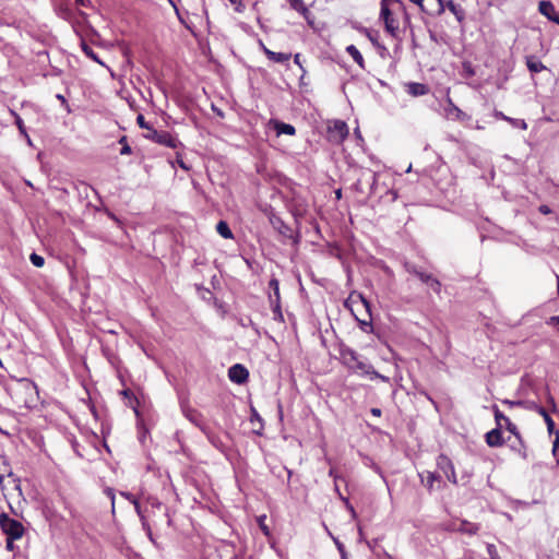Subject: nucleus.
Returning <instances> with one entry per match:
<instances>
[{
    "instance_id": "13",
    "label": "nucleus",
    "mask_w": 559,
    "mask_h": 559,
    "mask_svg": "<svg viewBox=\"0 0 559 559\" xmlns=\"http://www.w3.org/2000/svg\"><path fill=\"white\" fill-rule=\"evenodd\" d=\"M249 371L240 364H236L228 369V378L231 382L242 384L248 380Z\"/></svg>"
},
{
    "instance_id": "1",
    "label": "nucleus",
    "mask_w": 559,
    "mask_h": 559,
    "mask_svg": "<svg viewBox=\"0 0 559 559\" xmlns=\"http://www.w3.org/2000/svg\"><path fill=\"white\" fill-rule=\"evenodd\" d=\"M380 16L384 22L385 31L396 37L400 32L401 20L409 24V16L405 5L400 0H381Z\"/></svg>"
},
{
    "instance_id": "19",
    "label": "nucleus",
    "mask_w": 559,
    "mask_h": 559,
    "mask_svg": "<svg viewBox=\"0 0 559 559\" xmlns=\"http://www.w3.org/2000/svg\"><path fill=\"white\" fill-rule=\"evenodd\" d=\"M121 395L124 399V404L128 407L132 408L136 415H139L138 408H139L140 402H139L138 397L134 395V393L132 392V390L124 389L123 391H121Z\"/></svg>"
},
{
    "instance_id": "8",
    "label": "nucleus",
    "mask_w": 559,
    "mask_h": 559,
    "mask_svg": "<svg viewBox=\"0 0 559 559\" xmlns=\"http://www.w3.org/2000/svg\"><path fill=\"white\" fill-rule=\"evenodd\" d=\"M416 4L420 11L430 16H438L444 12L443 0H409Z\"/></svg>"
},
{
    "instance_id": "52",
    "label": "nucleus",
    "mask_w": 559,
    "mask_h": 559,
    "mask_svg": "<svg viewBox=\"0 0 559 559\" xmlns=\"http://www.w3.org/2000/svg\"><path fill=\"white\" fill-rule=\"evenodd\" d=\"M252 418H258V419H260L259 414H258V413H257V411H254V409H253V412H252Z\"/></svg>"
},
{
    "instance_id": "48",
    "label": "nucleus",
    "mask_w": 559,
    "mask_h": 559,
    "mask_svg": "<svg viewBox=\"0 0 559 559\" xmlns=\"http://www.w3.org/2000/svg\"><path fill=\"white\" fill-rule=\"evenodd\" d=\"M488 552H489V555H490L491 559H498V558H496V554H495V552H496V549H495V546H493V545H489V546H488Z\"/></svg>"
},
{
    "instance_id": "28",
    "label": "nucleus",
    "mask_w": 559,
    "mask_h": 559,
    "mask_svg": "<svg viewBox=\"0 0 559 559\" xmlns=\"http://www.w3.org/2000/svg\"><path fill=\"white\" fill-rule=\"evenodd\" d=\"M216 231L225 239H233L234 234L225 221H219L216 225Z\"/></svg>"
},
{
    "instance_id": "22",
    "label": "nucleus",
    "mask_w": 559,
    "mask_h": 559,
    "mask_svg": "<svg viewBox=\"0 0 559 559\" xmlns=\"http://www.w3.org/2000/svg\"><path fill=\"white\" fill-rule=\"evenodd\" d=\"M346 52L353 58V60L359 66L360 69L365 70V59L355 45L347 46Z\"/></svg>"
},
{
    "instance_id": "2",
    "label": "nucleus",
    "mask_w": 559,
    "mask_h": 559,
    "mask_svg": "<svg viewBox=\"0 0 559 559\" xmlns=\"http://www.w3.org/2000/svg\"><path fill=\"white\" fill-rule=\"evenodd\" d=\"M341 361L349 370L359 372L360 374L370 376L371 379L379 378L386 380L385 377L377 372L373 367L359 358V355L352 348L345 347L340 352Z\"/></svg>"
},
{
    "instance_id": "4",
    "label": "nucleus",
    "mask_w": 559,
    "mask_h": 559,
    "mask_svg": "<svg viewBox=\"0 0 559 559\" xmlns=\"http://www.w3.org/2000/svg\"><path fill=\"white\" fill-rule=\"evenodd\" d=\"M0 528L11 539H21L25 533L23 524L10 518L5 512L0 513Z\"/></svg>"
},
{
    "instance_id": "30",
    "label": "nucleus",
    "mask_w": 559,
    "mask_h": 559,
    "mask_svg": "<svg viewBox=\"0 0 559 559\" xmlns=\"http://www.w3.org/2000/svg\"><path fill=\"white\" fill-rule=\"evenodd\" d=\"M294 62L296 66H298V68L300 69L301 71V75H300V83L302 84V81L305 79V75L307 73L302 62H301V55L300 53H295L294 55Z\"/></svg>"
},
{
    "instance_id": "16",
    "label": "nucleus",
    "mask_w": 559,
    "mask_h": 559,
    "mask_svg": "<svg viewBox=\"0 0 559 559\" xmlns=\"http://www.w3.org/2000/svg\"><path fill=\"white\" fill-rule=\"evenodd\" d=\"M262 50L266 58L274 63H286L292 58V53L275 52L261 43Z\"/></svg>"
},
{
    "instance_id": "14",
    "label": "nucleus",
    "mask_w": 559,
    "mask_h": 559,
    "mask_svg": "<svg viewBox=\"0 0 559 559\" xmlns=\"http://www.w3.org/2000/svg\"><path fill=\"white\" fill-rule=\"evenodd\" d=\"M538 10L548 20L559 25V13L556 11L555 5L550 1H540L538 4Z\"/></svg>"
},
{
    "instance_id": "54",
    "label": "nucleus",
    "mask_w": 559,
    "mask_h": 559,
    "mask_svg": "<svg viewBox=\"0 0 559 559\" xmlns=\"http://www.w3.org/2000/svg\"><path fill=\"white\" fill-rule=\"evenodd\" d=\"M58 99L61 100L62 103H66V98L62 96V95H57Z\"/></svg>"
},
{
    "instance_id": "40",
    "label": "nucleus",
    "mask_w": 559,
    "mask_h": 559,
    "mask_svg": "<svg viewBox=\"0 0 559 559\" xmlns=\"http://www.w3.org/2000/svg\"><path fill=\"white\" fill-rule=\"evenodd\" d=\"M15 124H16L19 131L22 134H24L26 138H28L27 133H26V128L24 126V122H23L22 118L20 116H17V115L15 116Z\"/></svg>"
},
{
    "instance_id": "37",
    "label": "nucleus",
    "mask_w": 559,
    "mask_h": 559,
    "mask_svg": "<svg viewBox=\"0 0 559 559\" xmlns=\"http://www.w3.org/2000/svg\"><path fill=\"white\" fill-rule=\"evenodd\" d=\"M136 122L141 129H145L146 132H150V129H153L152 126H150L142 114L138 115Z\"/></svg>"
},
{
    "instance_id": "39",
    "label": "nucleus",
    "mask_w": 559,
    "mask_h": 559,
    "mask_svg": "<svg viewBox=\"0 0 559 559\" xmlns=\"http://www.w3.org/2000/svg\"><path fill=\"white\" fill-rule=\"evenodd\" d=\"M231 5H234V9L238 13H242L245 11V4L242 3V0H228Z\"/></svg>"
},
{
    "instance_id": "18",
    "label": "nucleus",
    "mask_w": 559,
    "mask_h": 559,
    "mask_svg": "<svg viewBox=\"0 0 559 559\" xmlns=\"http://www.w3.org/2000/svg\"><path fill=\"white\" fill-rule=\"evenodd\" d=\"M419 477L421 479V483L423 485L429 490L431 491L435 487V483L438 481L440 483L441 481V477L439 475H437L436 473L433 472H424L421 474H419Z\"/></svg>"
},
{
    "instance_id": "10",
    "label": "nucleus",
    "mask_w": 559,
    "mask_h": 559,
    "mask_svg": "<svg viewBox=\"0 0 559 559\" xmlns=\"http://www.w3.org/2000/svg\"><path fill=\"white\" fill-rule=\"evenodd\" d=\"M444 111L449 120L460 122H468L471 120V116L460 109L450 97L445 100Z\"/></svg>"
},
{
    "instance_id": "6",
    "label": "nucleus",
    "mask_w": 559,
    "mask_h": 559,
    "mask_svg": "<svg viewBox=\"0 0 559 559\" xmlns=\"http://www.w3.org/2000/svg\"><path fill=\"white\" fill-rule=\"evenodd\" d=\"M144 136L157 144L170 147V148H177L178 145H180V141L168 131H157L156 129H150V132H146Z\"/></svg>"
},
{
    "instance_id": "51",
    "label": "nucleus",
    "mask_w": 559,
    "mask_h": 559,
    "mask_svg": "<svg viewBox=\"0 0 559 559\" xmlns=\"http://www.w3.org/2000/svg\"><path fill=\"white\" fill-rule=\"evenodd\" d=\"M152 507L159 508L162 503L157 499H150Z\"/></svg>"
},
{
    "instance_id": "42",
    "label": "nucleus",
    "mask_w": 559,
    "mask_h": 559,
    "mask_svg": "<svg viewBox=\"0 0 559 559\" xmlns=\"http://www.w3.org/2000/svg\"><path fill=\"white\" fill-rule=\"evenodd\" d=\"M501 403L509 407L523 406L525 404L523 401H511V400H507V399L502 400Z\"/></svg>"
},
{
    "instance_id": "11",
    "label": "nucleus",
    "mask_w": 559,
    "mask_h": 559,
    "mask_svg": "<svg viewBox=\"0 0 559 559\" xmlns=\"http://www.w3.org/2000/svg\"><path fill=\"white\" fill-rule=\"evenodd\" d=\"M437 466L440 471H442L444 473V475L447 476V478L450 483H452L454 485L457 484L454 465L449 456H447L445 454H440L437 457Z\"/></svg>"
},
{
    "instance_id": "33",
    "label": "nucleus",
    "mask_w": 559,
    "mask_h": 559,
    "mask_svg": "<svg viewBox=\"0 0 559 559\" xmlns=\"http://www.w3.org/2000/svg\"><path fill=\"white\" fill-rule=\"evenodd\" d=\"M427 285H429V287L438 295H440L441 293V283L439 280H437L436 277H433L431 275V280H429L428 283H426Z\"/></svg>"
},
{
    "instance_id": "43",
    "label": "nucleus",
    "mask_w": 559,
    "mask_h": 559,
    "mask_svg": "<svg viewBox=\"0 0 559 559\" xmlns=\"http://www.w3.org/2000/svg\"><path fill=\"white\" fill-rule=\"evenodd\" d=\"M510 124L513 127H516V128H521L523 130L527 129V123L523 119H514L513 118V123H510Z\"/></svg>"
},
{
    "instance_id": "49",
    "label": "nucleus",
    "mask_w": 559,
    "mask_h": 559,
    "mask_svg": "<svg viewBox=\"0 0 559 559\" xmlns=\"http://www.w3.org/2000/svg\"><path fill=\"white\" fill-rule=\"evenodd\" d=\"M370 413L376 416V417H380L381 416V409L380 408H371Z\"/></svg>"
},
{
    "instance_id": "25",
    "label": "nucleus",
    "mask_w": 559,
    "mask_h": 559,
    "mask_svg": "<svg viewBox=\"0 0 559 559\" xmlns=\"http://www.w3.org/2000/svg\"><path fill=\"white\" fill-rule=\"evenodd\" d=\"M267 216H269V221H270L271 225H272L274 228L278 229V231H280L281 234H284V235H285V234H286V231H285V230H283L282 228H285V229H288V228L285 226V224H284V222L281 219V217H278L277 215H275V214L273 213L272 209H270V211L267 212Z\"/></svg>"
},
{
    "instance_id": "29",
    "label": "nucleus",
    "mask_w": 559,
    "mask_h": 559,
    "mask_svg": "<svg viewBox=\"0 0 559 559\" xmlns=\"http://www.w3.org/2000/svg\"><path fill=\"white\" fill-rule=\"evenodd\" d=\"M122 495L126 496L129 500H131V502L134 504L135 511L141 516L143 525H144V527H146V531H147L148 535L151 536V527L148 525H146V523H145V518L142 514L141 506H140L139 501L135 498H133V496H131L129 493H122Z\"/></svg>"
},
{
    "instance_id": "3",
    "label": "nucleus",
    "mask_w": 559,
    "mask_h": 559,
    "mask_svg": "<svg viewBox=\"0 0 559 559\" xmlns=\"http://www.w3.org/2000/svg\"><path fill=\"white\" fill-rule=\"evenodd\" d=\"M348 305H355L357 307L356 310L350 307V311L358 321L360 329L367 333L371 332L372 317L370 311V304L367 301V299H365L360 294L357 296L350 295L346 301V306Z\"/></svg>"
},
{
    "instance_id": "56",
    "label": "nucleus",
    "mask_w": 559,
    "mask_h": 559,
    "mask_svg": "<svg viewBox=\"0 0 559 559\" xmlns=\"http://www.w3.org/2000/svg\"><path fill=\"white\" fill-rule=\"evenodd\" d=\"M557 288H558V294H559V276H557Z\"/></svg>"
},
{
    "instance_id": "9",
    "label": "nucleus",
    "mask_w": 559,
    "mask_h": 559,
    "mask_svg": "<svg viewBox=\"0 0 559 559\" xmlns=\"http://www.w3.org/2000/svg\"><path fill=\"white\" fill-rule=\"evenodd\" d=\"M492 412L496 425L502 430L504 427L510 433H512L519 441H522L521 433L518 427L507 417L497 405H492Z\"/></svg>"
},
{
    "instance_id": "5",
    "label": "nucleus",
    "mask_w": 559,
    "mask_h": 559,
    "mask_svg": "<svg viewBox=\"0 0 559 559\" xmlns=\"http://www.w3.org/2000/svg\"><path fill=\"white\" fill-rule=\"evenodd\" d=\"M5 478H9V484L12 483L14 489L21 490L20 478L13 473L8 456L0 455V487L2 490L5 489Z\"/></svg>"
},
{
    "instance_id": "15",
    "label": "nucleus",
    "mask_w": 559,
    "mask_h": 559,
    "mask_svg": "<svg viewBox=\"0 0 559 559\" xmlns=\"http://www.w3.org/2000/svg\"><path fill=\"white\" fill-rule=\"evenodd\" d=\"M485 440L490 448H499L504 444L502 430L498 426L485 435Z\"/></svg>"
},
{
    "instance_id": "7",
    "label": "nucleus",
    "mask_w": 559,
    "mask_h": 559,
    "mask_svg": "<svg viewBox=\"0 0 559 559\" xmlns=\"http://www.w3.org/2000/svg\"><path fill=\"white\" fill-rule=\"evenodd\" d=\"M348 135V127L343 120H334L328 127V139L330 142L341 144Z\"/></svg>"
},
{
    "instance_id": "31",
    "label": "nucleus",
    "mask_w": 559,
    "mask_h": 559,
    "mask_svg": "<svg viewBox=\"0 0 559 559\" xmlns=\"http://www.w3.org/2000/svg\"><path fill=\"white\" fill-rule=\"evenodd\" d=\"M82 49L84 51V53L91 58L92 60L94 61H97L98 63H100V61L98 60L97 58V55L94 52V50L86 44V43H82Z\"/></svg>"
},
{
    "instance_id": "44",
    "label": "nucleus",
    "mask_w": 559,
    "mask_h": 559,
    "mask_svg": "<svg viewBox=\"0 0 559 559\" xmlns=\"http://www.w3.org/2000/svg\"><path fill=\"white\" fill-rule=\"evenodd\" d=\"M177 164L179 165L180 168L185 169V170H189V166L183 162L182 157L180 154H177Z\"/></svg>"
},
{
    "instance_id": "24",
    "label": "nucleus",
    "mask_w": 559,
    "mask_h": 559,
    "mask_svg": "<svg viewBox=\"0 0 559 559\" xmlns=\"http://www.w3.org/2000/svg\"><path fill=\"white\" fill-rule=\"evenodd\" d=\"M445 9L453 13L459 22H462L465 19L464 10L459 4H455L452 0L444 2V10Z\"/></svg>"
},
{
    "instance_id": "21",
    "label": "nucleus",
    "mask_w": 559,
    "mask_h": 559,
    "mask_svg": "<svg viewBox=\"0 0 559 559\" xmlns=\"http://www.w3.org/2000/svg\"><path fill=\"white\" fill-rule=\"evenodd\" d=\"M457 532L467 535H476L479 531V524L469 522L467 520H461L460 526L456 528Z\"/></svg>"
},
{
    "instance_id": "46",
    "label": "nucleus",
    "mask_w": 559,
    "mask_h": 559,
    "mask_svg": "<svg viewBox=\"0 0 559 559\" xmlns=\"http://www.w3.org/2000/svg\"><path fill=\"white\" fill-rule=\"evenodd\" d=\"M538 210H539V212H540L542 214H544V215H548V214H550V213H551L550 207H549L548 205H545V204L540 205V206L538 207Z\"/></svg>"
},
{
    "instance_id": "55",
    "label": "nucleus",
    "mask_w": 559,
    "mask_h": 559,
    "mask_svg": "<svg viewBox=\"0 0 559 559\" xmlns=\"http://www.w3.org/2000/svg\"><path fill=\"white\" fill-rule=\"evenodd\" d=\"M341 195H342L341 190H337V191H336V198H337V199H340V198H341Z\"/></svg>"
},
{
    "instance_id": "38",
    "label": "nucleus",
    "mask_w": 559,
    "mask_h": 559,
    "mask_svg": "<svg viewBox=\"0 0 559 559\" xmlns=\"http://www.w3.org/2000/svg\"><path fill=\"white\" fill-rule=\"evenodd\" d=\"M269 287L274 292L276 298H280V283L276 278H272L269 283Z\"/></svg>"
},
{
    "instance_id": "27",
    "label": "nucleus",
    "mask_w": 559,
    "mask_h": 559,
    "mask_svg": "<svg viewBox=\"0 0 559 559\" xmlns=\"http://www.w3.org/2000/svg\"><path fill=\"white\" fill-rule=\"evenodd\" d=\"M289 4L293 10L299 12L305 19L308 20L310 12L302 0H289Z\"/></svg>"
},
{
    "instance_id": "50",
    "label": "nucleus",
    "mask_w": 559,
    "mask_h": 559,
    "mask_svg": "<svg viewBox=\"0 0 559 559\" xmlns=\"http://www.w3.org/2000/svg\"><path fill=\"white\" fill-rule=\"evenodd\" d=\"M76 4L81 7H87L90 3V0H75Z\"/></svg>"
},
{
    "instance_id": "35",
    "label": "nucleus",
    "mask_w": 559,
    "mask_h": 559,
    "mask_svg": "<svg viewBox=\"0 0 559 559\" xmlns=\"http://www.w3.org/2000/svg\"><path fill=\"white\" fill-rule=\"evenodd\" d=\"M265 520H266L265 515L259 516L258 523H259V526H260L261 531L263 532V534L269 537L271 535V532H270L269 526L265 524Z\"/></svg>"
},
{
    "instance_id": "41",
    "label": "nucleus",
    "mask_w": 559,
    "mask_h": 559,
    "mask_svg": "<svg viewBox=\"0 0 559 559\" xmlns=\"http://www.w3.org/2000/svg\"><path fill=\"white\" fill-rule=\"evenodd\" d=\"M493 117L496 119L504 120L509 123H513V118L506 116L502 111H499L497 109L493 111Z\"/></svg>"
},
{
    "instance_id": "34",
    "label": "nucleus",
    "mask_w": 559,
    "mask_h": 559,
    "mask_svg": "<svg viewBox=\"0 0 559 559\" xmlns=\"http://www.w3.org/2000/svg\"><path fill=\"white\" fill-rule=\"evenodd\" d=\"M31 262L36 266V267H43L44 264H45V259L37 254V253H32L31 257Z\"/></svg>"
},
{
    "instance_id": "32",
    "label": "nucleus",
    "mask_w": 559,
    "mask_h": 559,
    "mask_svg": "<svg viewBox=\"0 0 559 559\" xmlns=\"http://www.w3.org/2000/svg\"><path fill=\"white\" fill-rule=\"evenodd\" d=\"M427 285H429V287L438 295H440L441 293V283L439 280H437L436 277H433L431 275V280H429L428 283H426Z\"/></svg>"
},
{
    "instance_id": "17",
    "label": "nucleus",
    "mask_w": 559,
    "mask_h": 559,
    "mask_svg": "<svg viewBox=\"0 0 559 559\" xmlns=\"http://www.w3.org/2000/svg\"><path fill=\"white\" fill-rule=\"evenodd\" d=\"M406 92L414 96H424L429 93V87L426 84L417 83V82H411L405 84Z\"/></svg>"
},
{
    "instance_id": "45",
    "label": "nucleus",
    "mask_w": 559,
    "mask_h": 559,
    "mask_svg": "<svg viewBox=\"0 0 559 559\" xmlns=\"http://www.w3.org/2000/svg\"><path fill=\"white\" fill-rule=\"evenodd\" d=\"M14 540L15 539H11L10 536H7V544H5V548L10 551L14 550Z\"/></svg>"
},
{
    "instance_id": "53",
    "label": "nucleus",
    "mask_w": 559,
    "mask_h": 559,
    "mask_svg": "<svg viewBox=\"0 0 559 559\" xmlns=\"http://www.w3.org/2000/svg\"><path fill=\"white\" fill-rule=\"evenodd\" d=\"M550 320L554 321V322H557L559 324V316L551 317Z\"/></svg>"
},
{
    "instance_id": "26",
    "label": "nucleus",
    "mask_w": 559,
    "mask_h": 559,
    "mask_svg": "<svg viewBox=\"0 0 559 559\" xmlns=\"http://www.w3.org/2000/svg\"><path fill=\"white\" fill-rule=\"evenodd\" d=\"M526 66L532 73H539L546 70V67L540 61L536 60L535 57L532 56L526 58Z\"/></svg>"
},
{
    "instance_id": "47",
    "label": "nucleus",
    "mask_w": 559,
    "mask_h": 559,
    "mask_svg": "<svg viewBox=\"0 0 559 559\" xmlns=\"http://www.w3.org/2000/svg\"><path fill=\"white\" fill-rule=\"evenodd\" d=\"M345 502H346V507H347L348 511L350 512L352 516L355 519L357 514H356L354 507L348 502L347 499L345 500Z\"/></svg>"
},
{
    "instance_id": "20",
    "label": "nucleus",
    "mask_w": 559,
    "mask_h": 559,
    "mask_svg": "<svg viewBox=\"0 0 559 559\" xmlns=\"http://www.w3.org/2000/svg\"><path fill=\"white\" fill-rule=\"evenodd\" d=\"M270 123L274 126V129L277 133V135L281 134H287V135H295L296 129L294 126L278 121V120H271Z\"/></svg>"
},
{
    "instance_id": "36",
    "label": "nucleus",
    "mask_w": 559,
    "mask_h": 559,
    "mask_svg": "<svg viewBox=\"0 0 559 559\" xmlns=\"http://www.w3.org/2000/svg\"><path fill=\"white\" fill-rule=\"evenodd\" d=\"M119 142H120V144H122V147L120 150V154L121 155H129V154H131L132 150H131V146L127 142V138L122 136Z\"/></svg>"
},
{
    "instance_id": "57",
    "label": "nucleus",
    "mask_w": 559,
    "mask_h": 559,
    "mask_svg": "<svg viewBox=\"0 0 559 559\" xmlns=\"http://www.w3.org/2000/svg\"><path fill=\"white\" fill-rule=\"evenodd\" d=\"M108 493L110 495L111 499L114 500V493H112V491H111V490H109V492H108Z\"/></svg>"
},
{
    "instance_id": "23",
    "label": "nucleus",
    "mask_w": 559,
    "mask_h": 559,
    "mask_svg": "<svg viewBox=\"0 0 559 559\" xmlns=\"http://www.w3.org/2000/svg\"><path fill=\"white\" fill-rule=\"evenodd\" d=\"M405 269L408 273L417 276L423 283H428L431 280L432 274L419 270L416 265L406 263Z\"/></svg>"
},
{
    "instance_id": "12",
    "label": "nucleus",
    "mask_w": 559,
    "mask_h": 559,
    "mask_svg": "<svg viewBox=\"0 0 559 559\" xmlns=\"http://www.w3.org/2000/svg\"><path fill=\"white\" fill-rule=\"evenodd\" d=\"M533 408L544 418V421L547 425L548 432L550 435H552V433L556 435V439L554 441V448H552V451L556 454L557 449L559 447V431L556 430L555 421L552 420V418L550 417V415L548 414L546 408H544L543 406L534 405Z\"/></svg>"
}]
</instances>
